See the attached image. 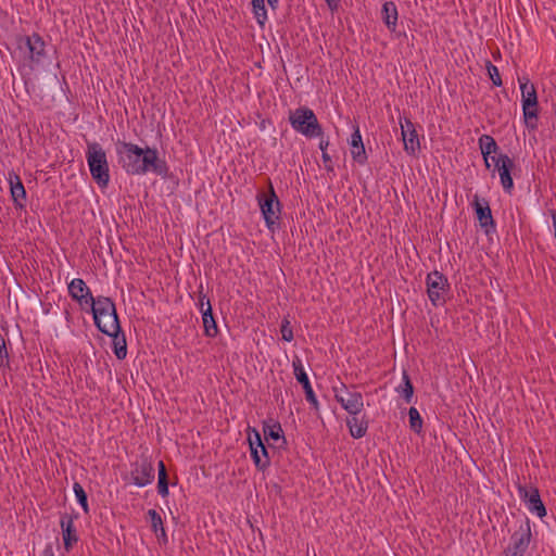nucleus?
<instances>
[{
	"instance_id": "40",
	"label": "nucleus",
	"mask_w": 556,
	"mask_h": 556,
	"mask_svg": "<svg viewBox=\"0 0 556 556\" xmlns=\"http://www.w3.org/2000/svg\"><path fill=\"white\" fill-rule=\"evenodd\" d=\"M328 147H329V140L321 138L319 141V149H320L321 153L327 152Z\"/></svg>"
},
{
	"instance_id": "32",
	"label": "nucleus",
	"mask_w": 556,
	"mask_h": 556,
	"mask_svg": "<svg viewBox=\"0 0 556 556\" xmlns=\"http://www.w3.org/2000/svg\"><path fill=\"white\" fill-rule=\"evenodd\" d=\"M73 491L75 493L78 504L81 506L85 514H89L88 496L83 485L79 482H74Z\"/></svg>"
},
{
	"instance_id": "8",
	"label": "nucleus",
	"mask_w": 556,
	"mask_h": 556,
	"mask_svg": "<svg viewBox=\"0 0 556 556\" xmlns=\"http://www.w3.org/2000/svg\"><path fill=\"white\" fill-rule=\"evenodd\" d=\"M426 285L427 293L432 305H444L450 290L447 278L442 273L433 270L427 275Z\"/></svg>"
},
{
	"instance_id": "43",
	"label": "nucleus",
	"mask_w": 556,
	"mask_h": 556,
	"mask_svg": "<svg viewBox=\"0 0 556 556\" xmlns=\"http://www.w3.org/2000/svg\"><path fill=\"white\" fill-rule=\"evenodd\" d=\"M267 2L273 10H276L279 5V0H267Z\"/></svg>"
},
{
	"instance_id": "16",
	"label": "nucleus",
	"mask_w": 556,
	"mask_h": 556,
	"mask_svg": "<svg viewBox=\"0 0 556 556\" xmlns=\"http://www.w3.org/2000/svg\"><path fill=\"white\" fill-rule=\"evenodd\" d=\"M78 518V515H70L63 514L60 520V527L62 530V538L64 543V548L70 552L74 544H76L79 540L77 530L75 527V520Z\"/></svg>"
},
{
	"instance_id": "39",
	"label": "nucleus",
	"mask_w": 556,
	"mask_h": 556,
	"mask_svg": "<svg viewBox=\"0 0 556 556\" xmlns=\"http://www.w3.org/2000/svg\"><path fill=\"white\" fill-rule=\"evenodd\" d=\"M321 159L327 170H332V161L328 152L321 153Z\"/></svg>"
},
{
	"instance_id": "27",
	"label": "nucleus",
	"mask_w": 556,
	"mask_h": 556,
	"mask_svg": "<svg viewBox=\"0 0 556 556\" xmlns=\"http://www.w3.org/2000/svg\"><path fill=\"white\" fill-rule=\"evenodd\" d=\"M202 320L206 336L214 337L217 333V325L213 316L210 301H206V308L202 309Z\"/></svg>"
},
{
	"instance_id": "4",
	"label": "nucleus",
	"mask_w": 556,
	"mask_h": 556,
	"mask_svg": "<svg viewBox=\"0 0 556 556\" xmlns=\"http://www.w3.org/2000/svg\"><path fill=\"white\" fill-rule=\"evenodd\" d=\"M289 123L291 127L307 138L321 137L324 131L317 116L306 106H300L290 111Z\"/></svg>"
},
{
	"instance_id": "30",
	"label": "nucleus",
	"mask_w": 556,
	"mask_h": 556,
	"mask_svg": "<svg viewBox=\"0 0 556 556\" xmlns=\"http://www.w3.org/2000/svg\"><path fill=\"white\" fill-rule=\"evenodd\" d=\"M292 367H293V374L295 376V379L301 386H304L305 383H309L308 376L304 369L302 359L294 355L292 358Z\"/></svg>"
},
{
	"instance_id": "24",
	"label": "nucleus",
	"mask_w": 556,
	"mask_h": 556,
	"mask_svg": "<svg viewBox=\"0 0 556 556\" xmlns=\"http://www.w3.org/2000/svg\"><path fill=\"white\" fill-rule=\"evenodd\" d=\"M397 8L392 1H387L382 5L381 18L390 31H395L397 26Z\"/></svg>"
},
{
	"instance_id": "44",
	"label": "nucleus",
	"mask_w": 556,
	"mask_h": 556,
	"mask_svg": "<svg viewBox=\"0 0 556 556\" xmlns=\"http://www.w3.org/2000/svg\"><path fill=\"white\" fill-rule=\"evenodd\" d=\"M326 2L332 9L338 7L339 0H326Z\"/></svg>"
},
{
	"instance_id": "33",
	"label": "nucleus",
	"mask_w": 556,
	"mask_h": 556,
	"mask_svg": "<svg viewBox=\"0 0 556 556\" xmlns=\"http://www.w3.org/2000/svg\"><path fill=\"white\" fill-rule=\"evenodd\" d=\"M409 427L412 431L419 434L422 430V418L416 407L408 409Z\"/></svg>"
},
{
	"instance_id": "35",
	"label": "nucleus",
	"mask_w": 556,
	"mask_h": 556,
	"mask_svg": "<svg viewBox=\"0 0 556 556\" xmlns=\"http://www.w3.org/2000/svg\"><path fill=\"white\" fill-rule=\"evenodd\" d=\"M303 387V390H304V393H305V399L306 401L312 405V407H314L315 409L318 408V400L314 393V390L312 388V384L311 382L309 383H305Z\"/></svg>"
},
{
	"instance_id": "5",
	"label": "nucleus",
	"mask_w": 556,
	"mask_h": 556,
	"mask_svg": "<svg viewBox=\"0 0 556 556\" xmlns=\"http://www.w3.org/2000/svg\"><path fill=\"white\" fill-rule=\"evenodd\" d=\"M334 400L350 415H359L364 409L363 394L356 390H350L345 383L340 382L332 387Z\"/></svg>"
},
{
	"instance_id": "38",
	"label": "nucleus",
	"mask_w": 556,
	"mask_h": 556,
	"mask_svg": "<svg viewBox=\"0 0 556 556\" xmlns=\"http://www.w3.org/2000/svg\"><path fill=\"white\" fill-rule=\"evenodd\" d=\"M9 350H0V367L9 364Z\"/></svg>"
},
{
	"instance_id": "25",
	"label": "nucleus",
	"mask_w": 556,
	"mask_h": 556,
	"mask_svg": "<svg viewBox=\"0 0 556 556\" xmlns=\"http://www.w3.org/2000/svg\"><path fill=\"white\" fill-rule=\"evenodd\" d=\"M263 432H264V437H265L266 441L281 440L282 443H286V438L283 435L281 425L277 421H273V420L264 421Z\"/></svg>"
},
{
	"instance_id": "31",
	"label": "nucleus",
	"mask_w": 556,
	"mask_h": 556,
	"mask_svg": "<svg viewBox=\"0 0 556 556\" xmlns=\"http://www.w3.org/2000/svg\"><path fill=\"white\" fill-rule=\"evenodd\" d=\"M251 4L256 22L261 26H264L265 22L267 21V10L265 7V0H252Z\"/></svg>"
},
{
	"instance_id": "34",
	"label": "nucleus",
	"mask_w": 556,
	"mask_h": 556,
	"mask_svg": "<svg viewBox=\"0 0 556 556\" xmlns=\"http://www.w3.org/2000/svg\"><path fill=\"white\" fill-rule=\"evenodd\" d=\"M485 68L493 85L496 87H501L503 85V80L500 75L498 68L495 65H493L491 61H486Z\"/></svg>"
},
{
	"instance_id": "18",
	"label": "nucleus",
	"mask_w": 556,
	"mask_h": 556,
	"mask_svg": "<svg viewBox=\"0 0 556 556\" xmlns=\"http://www.w3.org/2000/svg\"><path fill=\"white\" fill-rule=\"evenodd\" d=\"M351 147V155L354 162L359 165H364L367 162V154L365 151V147L363 143L362 135L359 131V127L354 126V131L351 135V139L349 141Z\"/></svg>"
},
{
	"instance_id": "15",
	"label": "nucleus",
	"mask_w": 556,
	"mask_h": 556,
	"mask_svg": "<svg viewBox=\"0 0 556 556\" xmlns=\"http://www.w3.org/2000/svg\"><path fill=\"white\" fill-rule=\"evenodd\" d=\"M68 294L72 299L80 304L83 308L89 306L96 300L86 285V282L81 278H74L68 283Z\"/></svg>"
},
{
	"instance_id": "26",
	"label": "nucleus",
	"mask_w": 556,
	"mask_h": 556,
	"mask_svg": "<svg viewBox=\"0 0 556 556\" xmlns=\"http://www.w3.org/2000/svg\"><path fill=\"white\" fill-rule=\"evenodd\" d=\"M518 81L521 91V104L538 100L535 86L530 83L528 77H519Z\"/></svg>"
},
{
	"instance_id": "36",
	"label": "nucleus",
	"mask_w": 556,
	"mask_h": 556,
	"mask_svg": "<svg viewBox=\"0 0 556 556\" xmlns=\"http://www.w3.org/2000/svg\"><path fill=\"white\" fill-rule=\"evenodd\" d=\"M280 332H281V338L285 341H287V342L292 341L293 331H292V328L290 326V321L288 318L282 319L281 325H280Z\"/></svg>"
},
{
	"instance_id": "13",
	"label": "nucleus",
	"mask_w": 556,
	"mask_h": 556,
	"mask_svg": "<svg viewBox=\"0 0 556 556\" xmlns=\"http://www.w3.org/2000/svg\"><path fill=\"white\" fill-rule=\"evenodd\" d=\"M472 206L476 212L477 219L485 232L489 233L490 229L495 230V222L492 216L489 201L476 194L472 200Z\"/></svg>"
},
{
	"instance_id": "37",
	"label": "nucleus",
	"mask_w": 556,
	"mask_h": 556,
	"mask_svg": "<svg viewBox=\"0 0 556 556\" xmlns=\"http://www.w3.org/2000/svg\"><path fill=\"white\" fill-rule=\"evenodd\" d=\"M206 301H210L206 295L203 293V287L200 286V292H199V301H198V307L200 312L202 313V309L206 308Z\"/></svg>"
},
{
	"instance_id": "12",
	"label": "nucleus",
	"mask_w": 556,
	"mask_h": 556,
	"mask_svg": "<svg viewBox=\"0 0 556 556\" xmlns=\"http://www.w3.org/2000/svg\"><path fill=\"white\" fill-rule=\"evenodd\" d=\"M492 163L494 164L493 174L498 173L504 191L510 193L514 188V180L510 175L515 166L514 161L507 154L500 153L497 156H492Z\"/></svg>"
},
{
	"instance_id": "41",
	"label": "nucleus",
	"mask_w": 556,
	"mask_h": 556,
	"mask_svg": "<svg viewBox=\"0 0 556 556\" xmlns=\"http://www.w3.org/2000/svg\"><path fill=\"white\" fill-rule=\"evenodd\" d=\"M117 359L122 361L126 358L128 350H113Z\"/></svg>"
},
{
	"instance_id": "21",
	"label": "nucleus",
	"mask_w": 556,
	"mask_h": 556,
	"mask_svg": "<svg viewBox=\"0 0 556 556\" xmlns=\"http://www.w3.org/2000/svg\"><path fill=\"white\" fill-rule=\"evenodd\" d=\"M539 113V100L522 103L523 121L528 129L535 130L538 128Z\"/></svg>"
},
{
	"instance_id": "9",
	"label": "nucleus",
	"mask_w": 556,
	"mask_h": 556,
	"mask_svg": "<svg viewBox=\"0 0 556 556\" xmlns=\"http://www.w3.org/2000/svg\"><path fill=\"white\" fill-rule=\"evenodd\" d=\"M248 442L251 458L258 470L265 471L270 466L267 447L264 445L261 434L255 428H248Z\"/></svg>"
},
{
	"instance_id": "6",
	"label": "nucleus",
	"mask_w": 556,
	"mask_h": 556,
	"mask_svg": "<svg viewBox=\"0 0 556 556\" xmlns=\"http://www.w3.org/2000/svg\"><path fill=\"white\" fill-rule=\"evenodd\" d=\"M532 539L531 523L526 518L511 534L508 545L504 548L505 556H525Z\"/></svg>"
},
{
	"instance_id": "14",
	"label": "nucleus",
	"mask_w": 556,
	"mask_h": 556,
	"mask_svg": "<svg viewBox=\"0 0 556 556\" xmlns=\"http://www.w3.org/2000/svg\"><path fill=\"white\" fill-rule=\"evenodd\" d=\"M400 125L402 130V139L404 142V150L407 154L415 155L416 152L420 149V142L415 125L408 117H404L403 121L401 119Z\"/></svg>"
},
{
	"instance_id": "29",
	"label": "nucleus",
	"mask_w": 556,
	"mask_h": 556,
	"mask_svg": "<svg viewBox=\"0 0 556 556\" xmlns=\"http://www.w3.org/2000/svg\"><path fill=\"white\" fill-rule=\"evenodd\" d=\"M159 469V481H157V493L165 497L168 495V480H167V471L163 460H160L157 464Z\"/></svg>"
},
{
	"instance_id": "46",
	"label": "nucleus",
	"mask_w": 556,
	"mask_h": 556,
	"mask_svg": "<svg viewBox=\"0 0 556 556\" xmlns=\"http://www.w3.org/2000/svg\"><path fill=\"white\" fill-rule=\"evenodd\" d=\"M0 348H7L5 341H4V339L2 338L1 334H0Z\"/></svg>"
},
{
	"instance_id": "1",
	"label": "nucleus",
	"mask_w": 556,
	"mask_h": 556,
	"mask_svg": "<svg viewBox=\"0 0 556 556\" xmlns=\"http://www.w3.org/2000/svg\"><path fill=\"white\" fill-rule=\"evenodd\" d=\"M117 153L123 168L130 175H144L148 172L166 177L168 166L164 160H160L155 148L146 149L132 142H119Z\"/></svg>"
},
{
	"instance_id": "17",
	"label": "nucleus",
	"mask_w": 556,
	"mask_h": 556,
	"mask_svg": "<svg viewBox=\"0 0 556 556\" xmlns=\"http://www.w3.org/2000/svg\"><path fill=\"white\" fill-rule=\"evenodd\" d=\"M26 46L29 51V59L31 62L39 64L46 56V43L42 37L34 33L26 37Z\"/></svg>"
},
{
	"instance_id": "28",
	"label": "nucleus",
	"mask_w": 556,
	"mask_h": 556,
	"mask_svg": "<svg viewBox=\"0 0 556 556\" xmlns=\"http://www.w3.org/2000/svg\"><path fill=\"white\" fill-rule=\"evenodd\" d=\"M395 391L409 404L414 397V387L408 374L404 370L402 382L395 388Z\"/></svg>"
},
{
	"instance_id": "11",
	"label": "nucleus",
	"mask_w": 556,
	"mask_h": 556,
	"mask_svg": "<svg viewBox=\"0 0 556 556\" xmlns=\"http://www.w3.org/2000/svg\"><path fill=\"white\" fill-rule=\"evenodd\" d=\"M517 491L520 500L531 514L538 516L539 518L546 516V508L541 500L540 492L536 486H527L518 483Z\"/></svg>"
},
{
	"instance_id": "3",
	"label": "nucleus",
	"mask_w": 556,
	"mask_h": 556,
	"mask_svg": "<svg viewBox=\"0 0 556 556\" xmlns=\"http://www.w3.org/2000/svg\"><path fill=\"white\" fill-rule=\"evenodd\" d=\"M86 160L92 179L100 188H106L110 182V166L106 152L99 142H87Z\"/></svg>"
},
{
	"instance_id": "19",
	"label": "nucleus",
	"mask_w": 556,
	"mask_h": 556,
	"mask_svg": "<svg viewBox=\"0 0 556 556\" xmlns=\"http://www.w3.org/2000/svg\"><path fill=\"white\" fill-rule=\"evenodd\" d=\"M8 181L10 185L11 195L15 205L18 207H23L24 202L26 201V190L20 176L15 172L11 170L9 172Z\"/></svg>"
},
{
	"instance_id": "7",
	"label": "nucleus",
	"mask_w": 556,
	"mask_h": 556,
	"mask_svg": "<svg viewBox=\"0 0 556 556\" xmlns=\"http://www.w3.org/2000/svg\"><path fill=\"white\" fill-rule=\"evenodd\" d=\"M268 193H258L257 201L265 224L267 228L271 230L274 225H276V222L279 219L281 204L270 180L268 181Z\"/></svg>"
},
{
	"instance_id": "42",
	"label": "nucleus",
	"mask_w": 556,
	"mask_h": 556,
	"mask_svg": "<svg viewBox=\"0 0 556 556\" xmlns=\"http://www.w3.org/2000/svg\"><path fill=\"white\" fill-rule=\"evenodd\" d=\"M551 216H552V219H553L554 237H555V240H556V211H552Z\"/></svg>"
},
{
	"instance_id": "45",
	"label": "nucleus",
	"mask_w": 556,
	"mask_h": 556,
	"mask_svg": "<svg viewBox=\"0 0 556 556\" xmlns=\"http://www.w3.org/2000/svg\"><path fill=\"white\" fill-rule=\"evenodd\" d=\"M43 554H45V556H54L51 547H47L43 551Z\"/></svg>"
},
{
	"instance_id": "10",
	"label": "nucleus",
	"mask_w": 556,
	"mask_h": 556,
	"mask_svg": "<svg viewBox=\"0 0 556 556\" xmlns=\"http://www.w3.org/2000/svg\"><path fill=\"white\" fill-rule=\"evenodd\" d=\"M155 477V470L151 458L141 456L131 464L130 479L136 486L143 488L151 484Z\"/></svg>"
},
{
	"instance_id": "22",
	"label": "nucleus",
	"mask_w": 556,
	"mask_h": 556,
	"mask_svg": "<svg viewBox=\"0 0 556 556\" xmlns=\"http://www.w3.org/2000/svg\"><path fill=\"white\" fill-rule=\"evenodd\" d=\"M148 516L151 521V530L155 534L157 542L161 545H167L168 536L166 530L164 528L163 519L161 515L155 509H149Z\"/></svg>"
},
{
	"instance_id": "2",
	"label": "nucleus",
	"mask_w": 556,
	"mask_h": 556,
	"mask_svg": "<svg viewBox=\"0 0 556 556\" xmlns=\"http://www.w3.org/2000/svg\"><path fill=\"white\" fill-rule=\"evenodd\" d=\"M87 307L91 311L98 329L112 338L113 348H126L125 339H123L122 345H119V342H116V336L121 327L114 302L110 298L98 296L93 303Z\"/></svg>"
},
{
	"instance_id": "20",
	"label": "nucleus",
	"mask_w": 556,
	"mask_h": 556,
	"mask_svg": "<svg viewBox=\"0 0 556 556\" xmlns=\"http://www.w3.org/2000/svg\"><path fill=\"white\" fill-rule=\"evenodd\" d=\"M479 148L484 160V165L488 169L491 168L492 154H496L498 146L494 138L490 135H482L479 138Z\"/></svg>"
},
{
	"instance_id": "23",
	"label": "nucleus",
	"mask_w": 556,
	"mask_h": 556,
	"mask_svg": "<svg viewBox=\"0 0 556 556\" xmlns=\"http://www.w3.org/2000/svg\"><path fill=\"white\" fill-rule=\"evenodd\" d=\"M346 426L352 438L361 439L367 433L368 420L365 417L359 418L358 415H351V418L346 419Z\"/></svg>"
}]
</instances>
